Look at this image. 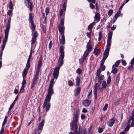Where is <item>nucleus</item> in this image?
Here are the masks:
<instances>
[{"mask_svg":"<svg viewBox=\"0 0 134 134\" xmlns=\"http://www.w3.org/2000/svg\"><path fill=\"white\" fill-rule=\"evenodd\" d=\"M59 51L60 54L59 58L58 63H59V65L60 67H57L54 69L53 74L54 78L55 79H57L58 77L60 67L64 63L63 59L64 57V48L63 47V46L61 45L60 46Z\"/></svg>","mask_w":134,"mask_h":134,"instance_id":"nucleus-1","label":"nucleus"},{"mask_svg":"<svg viewBox=\"0 0 134 134\" xmlns=\"http://www.w3.org/2000/svg\"><path fill=\"white\" fill-rule=\"evenodd\" d=\"M80 114L79 110L77 109L76 113H74L73 114V120L72 122L70 123V127L72 130L74 129V127L76 128L77 126V123L78 121V118Z\"/></svg>","mask_w":134,"mask_h":134,"instance_id":"nucleus-2","label":"nucleus"},{"mask_svg":"<svg viewBox=\"0 0 134 134\" xmlns=\"http://www.w3.org/2000/svg\"><path fill=\"white\" fill-rule=\"evenodd\" d=\"M9 26H8L7 29L4 30L5 37L4 39L3 40V44L1 45V49L0 51H3L6 43L7 41L9 35Z\"/></svg>","mask_w":134,"mask_h":134,"instance_id":"nucleus-3","label":"nucleus"},{"mask_svg":"<svg viewBox=\"0 0 134 134\" xmlns=\"http://www.w3.org/2000/svg\"><path fill=\"white\" fill-rule=\"evenodd\" d=\"M94 90L93 91L94 95V98L96 100L97 98V89L101 90H102V91L103 90V89L102 87H100V85L98 83H96L94 86Z\"/></svg>","mask_w":134,"mask_h":134,"instance_id":"nucleus-4","label":"nucleus"},{"mask_svg":"<svg viewBox=\"0 0 134 134\" xmlns=\"http://www.w3.org/2000/svg\"><path fill=\"white\" fill-rule=\"evenodd\" d=\"M112 35L113 32L111 31H109L108 34L106 48H108L109 49H110V48L111 44V39L112 37Z\"/></svg>","mask_w":134,"mask_h":134,"instance_id":"nucleus-5","label":"nucleus"},{"mask_svg":"<svg viewBox=\"0 0 134 134\" xmlns=\"http://www.w3.org/2000/svg\"><path fill=\"white\" fill-rule=\"evenodd\" d=\"M45 123V120L43 119L41 122L39 123L37 127V131H38V134H40L42 130L44 124ZM34 134H37L36 133H35Z\"/></svg>","mask_w":134,"mask_h":134,"instance_id":"nucleus-6","label":"nucleus"},{"mask_svg":"<svg viewBox=\"0 0 134 134\" xmlns=\"http://www.w3.org/2000/svg\"><path fill=\"white\" fill-rule=\"evenodd\" d=\"M12 10H10L8 12V15L9 16V17L8 19V22L7 23L6 28V29H7V26L8 25V26H9V30H10V27L11 17L12 16Z\"/></svg>","mask_w":134,"mask_h":134,"instance_id":"nucleus-7","label":"nucleus"},{"mask_svg":"<svg viewBox=\"0 0 134 134\" xmlns=\"http://www.w3.org/2000/svg\"><path fill=\"white\" fill-rule=\"evenodd\" d=\"M51 96L49 95L48 94L47 95L46 97V98L44 100V103L43 105V108H44L46 105H47V102L49 103L51 98Z\"/></svg>","mask_w":134,"mask_h":134,"instance_id":"nucleus-8","label":"nucleus"},{"mask_svg":"<svg viewBox=\"0 0 134 134\" xmlns=\"http://www.w3.org/2000/svg\"><path fill=\"white\" fill-rule=\"evenodd\" d=\"M115 121V119L114 118H112L110 119L107 123V124L109 127H112L114 124Z\"/></svg>","mask_w":134,"mask_h":134,"instance_id":"nucleus-9","label":"nucleus"},{"mask_svg":"<svg viewBox=\"0 0 134 134\" xmlns=\"http://www.w3.org/2000/svg\"><path fill=\"white\" fill-rule=\"evenodd\" d=\"M58 28L59 32H61V34L62 35H64V26H61L60 24H59Z\"/></svg>","mask_w":134,"mask_h":134,"instance_id":"nucleus-10","label":"nucleus"},{"mask_svg":"<svg viewBox=\"0 0 134 134\" xmlns=\"http://www.w3.org/2000/svg\"><path fill=\"white\" fill-rule=\"evenodd\" d=\"M88 55L84 53L83 56L79 59V61L80 64H81L83 62L84 60H85L86 59V57Z\"/></svg>","mask_w":134,"mask_h":134,"instance_id":"nucleus-11","label":"nucleus"},{"mask_svg":"<svg viewBox=\"0 0 134 134\" xmlns=\"http://www.w3.org/2000/svg\"><path fill=\"white\" fill-rule=\"evenodd\" d=\"M38 79L33 77V79L31 81V89L33 88L35 85H36Z\"/></svg>","mask_w":134,"mask_h":134,"instance_id":"nucleus-12","label":"nucleus"},{"mask_svg":"<svg viewBox=\"0 0 134 134\" xmlns=\"http://www.w3.org/2000/svg\"><path fill=\"white\" fill-rule=\"evenodd\" d=\"M53 87H49L47 94L51 96L54 93V90Z\"/></svg>","mask_w":134,"mask_h":134,"instance_id":"nucleus-13","label":"nucleus"},{"mask_svg":"<svg viewBox=\"0 0 134 134\" xmlns=\"http://www.w3.org/2000/svg\"><path fill=\"white\" fill-rule=\"evenodd\" d=\"M110 49L108 48H106L104 52V56L103 57L107 58L109 55Z\"/></svg>","mask_w":134,"mask_h":134,"instance_id":"nucleus-14","label":"nucleus"},{"mask_svg":"<svg viewBox=\"0 0 134 134\" xmlns=\"http://www.w3.org/2000/svg\"><path fill=\"white\" fill-rule=\"evenodd\" d=\"M86 47L87 49L85 52L84 53L87 54L88 55L89 54V52L92 49V46L91 45H86Z\"/></svg>","mask_w":134,"mask_h":134,"instance_id":"nucleus-15","label":"nucleus"},{"mask_svg":"<svg viewBox=\"0 0 134 134\" xmlns=\"http://www.w3.org/2000/svg\"><path fill=\"white\" fill-rule=\"evenodd\" d=\"M121 12L119 11L117 12L115 14V16L113 18L114 19L113 21V23H114L116 21V20L120 16V14L121 13Z\"/></svg>","mask_w":134,"mask_h":134,"instance_id":"nucleus-16","label":"nucleus"},{"mask_svg":"<svg viewBox=\"0 0 134 134\" xmlns=\"http://www.w3.org/2000/svg\"><path fill=\"white\" fill-rule=\"evenodd\" d=\"M91 102L90 100L86 99L83 100V104L86 106H88L90 104Z\"/></svg>","mask_w":134,"mask_h":134,"instance_id":"nucleus-17","label":"nucleus"},{"mask_svg":"<svg viewBox=\"0 0 134 134\" xmlns=\"http://www.w3.org/2000/svg\"><path fill=\"white\" fill-rule=\"evenodd\" d=\"M28 71L26 68H25L22 72V76L23 78H25L26 77Z\"/></svg>","mask_w":134,"mask_h":134,"instance_id":"nucleus-18","label":"nucleus"},{"mask_svg":"<svg viewBox=\"0 0 134 134\" xmlns=\"http://www.w3.org/2000/svg\"><path fill=\"white\" fill-rule=\"evenodd\" d=\"M30 24V28L33 31H34L36 29V26L34 24V21L29 22Z\"/></svg>","mask_w":134,"mask_h":134,"instance_id":"nucleus-19","label":"nucleus"},{"mask_svg":"<svg viewBox=\"0 0 134 134\" xmlns=\"http://www.w3.org/2000/svg\"><path fill=\"white\" fill-rule=\"evenodd\" d=\"M81 88L80 87H78L74 90L75 95L76 96L79 94L81 91Z\"/></svg>","mask_w":134,"mask_h":134,"instance_id":"nucleus-20","label":"nucleus"},{"mask_svg":"<svg viewBox=\"0 0 134 134\" xmlns=\"http://www.w3.org/2000/svg\"><path fill=\"white\" fill-rule=\"evenodd\" d=\"M60 43L64 44L65 43V40L64 35H62V39L60 40Z\"/></svg>","mask_w":134,"mask_h":134,"instance_id":"nucleus-21","label":"nucleus"},{"mask_svg":"<svg viewBox=\"0 0 134 134\" xmlns=\"http://www.w3.org/2000/svg\"><path fill=\"white\" fill-rule=\"evenodd\" d=\"M34 16L32 15V13H30L29 14V17L28 20L29 22L34 21Z\"/></svg>","mask_w":134,"mask_h":134,"instance_id":"nucleus-22","label":"nucleus"},{"mask_svg":"<svg viewBox=\"0 0 134 134\" xmlns=\"http://www.w3.org/2000/svg\"><path fill=\"white\" fill-rule=\"evenodd\" d=\"M95 19H96L97 21H99L100 20V16L98 13H96L94 17Z\"/></svg>","mask_w":134,"mask_h":134,"instance_id":"nucleus-23","label":"nucleus"},{"mask_svg":"<svg viewBox=\"0 0 134 134\" xmlns=\"http://www.w3.org/2000/svg\"><path fill=\"white\" fill-rule=\"evenodd\" d=\"M76 85L77 86H79L80 84V79L78 76L75 79Z\"/></svg>","mask_w":134,"mask_h":134,"instance_id":"nucleus-24","label":"nucleus"},{"mask_svg":"<svg viewBox=\"0 0 134 134\" xmlns=\"http://www.w3.org/2000/svg\"><path fill=\"white\" fill-rule=\"evenodd\" d=\"M98 82L100 83H101L102 82V80H103L104 78V75H101L98 76Z\"/></svg>","mask_w":134,"mask_h":134,"instance_id":"nucleus-25","label":"nucleus"},{"mask_svg":"<svg viewBox=\"0 0 134 134\" xmlns=\"http://www.w3.org/2000/svg\"><path fill=\"white\" fill-rule=\"evenodd\" d=\"M42 64V60L41 59H40L38 62V65L37 68V70H40V67L41 66Z\"/></svg>","mask_w":134,"mask_h":134,"instance_id":"nucleus-26","label":"nucleus"},{"mask_svg":"<svg viewBox=\"0 0 134 134\" xmlns=\"http://www.w3.org/2000/svg\"><path fill=\"white\" fill-rule=\"evenodd\" d=\"M100 53V50L99 49H98L97 50H96L95 51H93V53H94V55L96 56H98L99 55Z\"/></svg>","mask_w":134,"mask_h":134,"instance_id":"nucleus-27","label":"nucleus"},{"mask_svg":"<svg viewBox=\"0 0 134 134\" xmlns=\"http://www.w3.org/2000/svg\"><path fill=\"white\" fill-rule=\"evenodd\" d=\"M67 1V0H64V3H63V9L64 10V11H65L66 9Z\"/></svg>","mask_w":134,"mask_h":134,"instance_id":"nucleus-28","label":"nucleus"},{"mask_svg":"<svg viewBox=\"0 0 134 134\" xmlns=\"http://www.w3.org/2000/svg\"><path fill=\"white\" fill-rule=\"evenodd\" d=\"M51 106V104L50 103H48V104L47 103V105H46L45 107L46 108V111L47 112L49 110Z\"/></svg>","mask_w":134,"mask_h":134,"instance_id":"nucleus-29","label":"nucleus"},{"mask_svg":"<svg viewBox=\"0 0 134 134\" xmlns=\"http://www.w3.org/2000/svg\"><path fill=\"white\" fill-rule=\"evenodd\" d=\"M54 79H52L50 81V84L49 85V86H50L51 87H53L54 85Z\"/></svg>","mask_w":134,"mask_h":134,"instance_id":"nucleus-30","label":"nucleus"},{"mask_svg":"<svg viewBox=\"0 0 134 134\" xmlns=\"http://www.w3.org/2000/svg\"><path fill=\"white\" fill-rule=\"evenodd\" d=\"M120 73H119L118 74H117L116 76V82L117 83V85H118V84L119 82L120 79Z\"/></svg>","mask_w":134,"mask_h":134,"instance_id":"nucleus-31","label":"nucleus"},{"mask_svg":"<svg viewBox=\"0 0 134 134\" xmlns=\"http://www.w3.org/2000/svg\"><path fill=\"white\" fill-rule=\"evenodd\" d=\"M39 70H37V71H36L35 75L34 76V77L38 79V77L39 74Z\"/></svg>","mask_w":134,"mask_h":134,"instance_id":"nucleus-32","label":"nucleus"},{"mask_svg":"<svg viewBox=\"0 0 134 134\" xmlns=\"http://www.w3.org/2000/svg\"><path fill=\"white\" fill-rule=\"evenodd\" d=\"M28 3V7H29L30 10L31 11L33 9V5L32 2L29 3Z\"/></svg>","mask_w":134,"mask_h":134,"instance_id":"nucleus-33","label":"nucleus"},{"mask_svg":"<svg viewBox=\"0 0 134 134\" xmlns=\"http://www.w3.org/2000/svg\"><path fill=\"white\" fill-rule=\"evenodd\" d=\"M42 18H43V19H44V23H45L46 22V20H47V18L46 17V16H45V14L44 13L42 12Z\"/></svg>","mask_w":134,"mask_h":134,"instance_id":"nucleus-34","label":"nucleus"},{"mask_svg":"<svg viewBox=\"0 0 134 134\" xmlns=\"http://www.w3.org/2000/svg\"><path fill=\"white\" fill-rule=\"evenodd\" d=\"M120 63V62L119 60L117 61L115 63V64H114L112 66V68L113 67H118L119 65V64Z\"/></svg>","mask_w":134,"mask_h":134,"instance_id":"nucleus-35","label":"nucleus"},{"mask_svg":"<svg viewBox=\"0 0 134 134\" xmlns=\"http://www.w3.org/2000/svg\"><path fill=\"white\" fill-rule=\"evenodd\" d=\"M107 58H105V57H103L102 60L101 61L100 65H103L105 60Z\"/></svg>","mask_w":134,"mask_h":134,"instance_id":"nucleus-36","label":"nucleus"},{"mask_svg":"<svg viewBox=\"0 0 134 134\" xmlns=\"http://www.w3.org/2000/svg\"><path fill=\"white\" fill-rule=\"evenodd\" d=\"M38 34L36 31H34L33 33V36L32 37L36 38L38 36Z\"/></svg>","mask_w":134,"mask_h":134,"instance_id":"nucleus-37","label":"nucleus"},{"mask_svg":"<svg viewBox=\"0 0 134 134\" xmlns=\"http://www.w3.org/2000/svg\"><path fill=\"white\" fill-rule=\"evenodd\" d=\"M98 40L100 41L102 39V33L101 31H99V32Z\"/></svg>","mask_w":134,"mask_h":134,"instance_id":"nucleus-38","label":"nucleus"},{"mask_svg":"<svg viewBox=\"0 0 134 134\" xmlns=\"http://www.w3.org/2000/svg\"><path fill=\"white\" fill-rule=\"evenodd\" d=\"M9 8L10 9H13V5L12 3V2L11 1V0H10V1L9 2Z\"/></svg>","mask_w":134,"mask_h":134,"instance_id":"nucleus-39","label":"nucleus"},{"mask_svg":"<svg viewBox=\"0 0 134 134\" xmlns=\"http://www.w3.org/2000/svg\"><path fill=\"white\" fill-rule=\"evenodd\" d=\"M112 68L113 69L111 71L114 74L116 73L117 72V68L114 67L113 68L112 67Z\"/></svg>","mask_w":134,"mask_h":134,"instance_id":"nucleus-40","label":"nucleus"},{"mask_svg":"<svg viewBox=\"0 0 134 134\" xmlns=\"http://www.w3.org/2000/svg\"><path fill=\"white\" fill-rule=\"evenodd\" d=\"M77 128L78 126L76 128H75V127H74L75 128V131H74V134H80L79 132H78L77 131ZM80 131V129H79V131Z\"/></svg>","mask_w":134,"mask_h":134,"instance_id":"nucleus-41","label":"nucleus"},{"mask_svg":"<svg viewBox=\"0 0 134 134\" xmlns=\"http://www.w3.org/2000/svg\"><path fill=\"white\" fill-rule=\"evenodd\" d=\"M107 85L106 82L105 81H103L102 83V88H104L106 87Z\"/></svg>","mask_w":134,"mask_h":134,"instance_id":"nucleus-42","label":"nucleus"},{"mask_svg":"<svg viewBox=\"0 0 134 134\" xmlns=\"http://www.w3.org/2000/svg\"><path fill=\"white\" fill-rule=\"evenodd\" d=\"M113 12V11L112 9H110L109 10L108 13V15L109 16H111V15L112 14Z\"/></svg>","mask_w":134,"mask_h":134,"instance_id":"nucleus-43","label":"nucleus"},{"mask_svg":"<svg viewBox=\"0 0 134 134\" xmlns=\"http://www.w3.org/2000/svg\"><path fill=\"white\" fill-rule=\"evenodd\" d=\"M76 72L79 74H80L82 73V71L81 69L79 68L76 70Z\"/></svg>","mask_w":134,"mask_h":134,"instance_id":"nucleus-44","label":"nucleus"},{"mask_svg":"<svg viewBox=\"0 0 134 134\" xmlns=\"http://www.w3.org/2000/svg\"><path fill=\"white\" fill-rule=\"evenodd\" d=\"M36 38H34L33 37H32V39H31V44H35V42L36 41Z\"/></svg>","mask_w":134,"mask_h":134,"instance_id":"nucleus-45","label":"nucleus"},{"mask_svg":"<svg viewBox=\"0 0 134 134\" xmlns=\"http://www.w3.org/2000/svg\"><path fill=\"white\" fill-rule=\"evenodd\" d=\"M101 72V70L100 69H98L97 72V76H99L100 75Z\"/></svg>","mask_w":134,"mask_h":134,"instance_id":"nucleus-46","label":"nucleus"},{"mask_svg":"<svg viewBox=\"0 0 134 134\" xmlns=\"http://www.w3.org/2000/svg\"><path fill=\"white\" fill-rule=\"evenodd\" d=\"M49 8L48 7L46 8L45 9V12L46 15H47L49 12Z\"/></svg>","mask_w":134,"mask_h":134,"instance_id":"nucleus-47","label":"nucleus"},{"mask_svg":"<svg viewBox=\"0 0 134 134\" xmlns=\"http://www.w3.org/2000/svg\"><path fill=\"white\" fill-rule=\"evenodd\" d=\"M111 77L110 76H109L108 78V79L107 80V84H109L110 82L111 81Z\"/></svg>","mask_w":134,"mask_h":134,"instance_id":"nucleus-48","label":"nucleus"},{"mask_svg":"<svg viewBox=\"0 0 134 134\" xmlns=\"http://www.w3.org/2000/svg\"><path fill=\"white\" fill-rule=\"evenodd\" d=\"M15 103L14 102H13L10 105L9 108V110H10L12 109L13 107H14Z\"/></svg>","mask_w":134,"mask_h":134,"instance_id":"nucleus-49","label":"nucleus"},{"mask_svg":"<svg viewBox=\"0 0 134 134\" xmlns=\"http://www.w3.org/2000/svg\"><path fill=\"white\" fill-rule=\"evenodd\" d=\"M68 85L70 86H72L73 85V83L70 80L68 81Z\"/></svg>","mask_w":134,"mask_h":134,"instance_id":"nucleus-50","label":"nucleus"},{"mask_svg":"<svg viewBox=\"0 0 134 134\" xmlns=\"http://www.w3.org/2000/svg\"><path fill=\"white\" fill-rule=\"evenodd\" d=\"M92 91L91 90L88 94L87 95V97L88 98H90L92 95Z\"/></svg>","mask_w":134,"mask_h":134,"instance_id":"nucleus-51","label":"nucleus"},{"mask_svg":"<svg viewBox=\"0 0 134 134\" xmlns=\"http://www.w3.org/2000/svg\"><path fill=\"white\" fill-rule=\"evenodd\" d=\"M92 30L90 32H87V37L90 38V39L91 38V34L92 32Z\"/></svg>","mask_w":134,"mask_h":134,"instance_id":"nucleus-52","label":"nucleus"},{"mask_svg":"<svg viewBox=\"0 0 134 134\" xmlns=\"http://www.w3.org/2000/svg\"><path fill=\"white\" fill-rule=\"evenodd\" d=\"M64 18L62 19L60 21V24L62 26H64Z\"/></svg>","mask_w":134,"mask_h":134,"instance_id":"nucleus-53","label":"nucleus"},{"mask_svg":"<svg viewBox=\"0 0 134 134\" xmlns=\"http://www.w3.org/2000/svg\"><path fill=\"white\" fill-rule=\"evenodd\" d=\"M26 82L25 80V78H23V81L22 83V86H25V85L26 84Z\"/></svg>","mask_w":134,"mask_h":134,"instance_id":"nucleus-54","label":"nucleus"},{"mask_svg":"<svg viewBox=\"0 0 134 134\" xmlns=\"http://www.w3.org/2000/svg\"><path fill=\"white\" fill-rule=\"evenodd\" d=\"M108 104H105L103 108V110L104 111L106 110L108 108Z\"/></svg>","mask_w":134,"mask_h":134,"instance_id":"nucleus-55","label":"nucleus"},{"mask_svg":"<svg viewBox=\"0 0 134 134\" xmlns=\"http://www.w3.org/2000/svg\"><path fill=\"white\" fill-rule=\"evenodd\" d=\"M121 99L119 98L115 100V102L114 103V104H118L119 102L120 101Z\"/></svg>","mask_w":134,"mask_h":134,"instance_id":"nucleus-56","label":"nucleus"},{"mask_svg":"<svg viewBox=\"0 0 134 134\" xmlns=\"http://www.w3.org/2000/svg\"><path fill=\"white\" fill-rule=\"evenodd\" d=\"M24 86H22V87L20 89V92L22 93H23L24 91Z\"/></svg>","mask_w":134,"mask_h":134,"instance_id":"nucleus-57","label":"nucleus"},{"mask_svg":"<svg viewBox=\"0 0 134 134\" xmlns=\"http://www.w3.org/2000/svg\"><path fill=\"white\" fill-rule=\"evenodd\" d=\"M30 66V63L27 62L26 64V68L28 70Z\"/></svg>","mask_w":134,"mask_h":134,"instance_id":"nucleus-58","label":"nucleus"},{"mask_svg":"<svg viewBox=\"0 0 134 134\" xmlns=\"http://www.w3.org/2000/svg\"><path fill=\"white\" fill-rule=\"evenodd\" d=\"M100 67L101 69L100 70L102 71H103L105 69V66L103 65H100Z\"/></svg>","mask_w":134,"mask_h":134,"instance_id":"nucleus-59","label":"nucleus"},{"mask_svg":"<svg viewBox=\"0 0 134 134\" xmlns=\"http://www.w3.org/2000/svg\"><path fill=\"white\" fill-rule=\"evenodd\" d=\"M103 131V129L100 127L98 128V131L99 133L102 132Z\"/></svg>","mask_w":134,"mask_h":134,"instance_id":"nucleus-60","label":"nucleus"},{"mask_svg":"<svg viewBox=\"0 0 134 134\" xmlns=\"http://www.w3.org/2000/svg\"><path fill=\"white\" fill-rule=\"evenodd\" d=\"M4 130V128L3 127H2V129L0 131V133L1 134H3Z\"/></svg>","mask_w":134,"mask_h":134,"instance_id":"nucleus-61","label":"nucleus"},{"mask_svg":"<svg viewBox=\"0 0 134 134\" xmlns=\"http://www.w3.org/2000/svg\"><path fill=\"white\" fill-rule=\"evenodd\" d=\"M42 27L44 33H46V27L44 25H42Z\"/></svg>","mask_w":134,"mask_h":134,"instance_id":"nucleus-62","label":"nucleus"},{"mask_svg":"<svg viewBox=\"0 0 134 134\" xmlns=\"http://www.w3.org/2000/svg\"><path fill=\"white\" fill-rule=\"evenodd\" d=\"M90 7L92 9H93L95 7L94 5L92 3H90Z\"/></svg>","mask_w":134,"mask_h":134,"instance_id":"nucleus-63","label":"nucleus"},{"mask_svg":"<svg viewBox=\"0 0 134 134\" xmlns=\"http://www.w3.org/2000/svg\"><path fill=\"white\" fill-rule=\"evenodd\" d=\"M134 110L132 111V115L130 118V119H131V120H132V121L134 120V114H133V111Z\"/></svg>","mask_w":134,"mask_h":134,"instance_id":"nucleus-64","label":"nucleus"}]
</instances>
